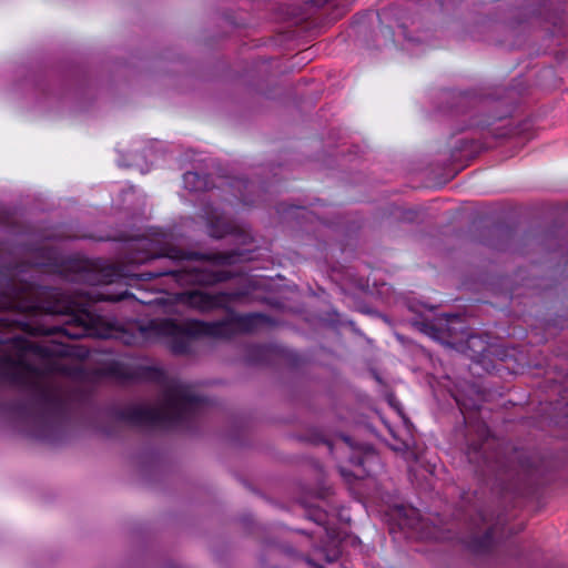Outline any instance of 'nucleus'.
Here are the masks:
<instances>
[{"instance_id":"f257e3e1","label":"nucleus","mask_w":568,"mask_h":568,"mask_svg":"<svg viewBox=\"0 0 568 568\" xmlns=\"http://www.w3.org/2000/svg\"><path fill=\"white\" fill-rule=\"evenodd\" d=\"M18 265L0 267V313L11 312L37 316L42 314H69L71 320L61 332L71 339L100 335L98 325L101 317L84 307L74 308L52 287L38 286L17 278ZM21 321L7 314L0 315V331L21 328ZM34 354L51 359L63 357L68 352L63 345L40 344L21 336L0 337V381L19 387H29L27 400L19 403V414L32 417L37 437L50 440L69 423L70 404L55 389L32 383L38 368L22 355Z\"/></svg>"},{"instance_id":"f03ea898","label":"nucleus","mask_w":568,"mask_h":568,"mask_svg":"<svg viewBox=\"0 0 568 568\" xmlns=\"http://www.w3.org/2000/svg\"><path fill=\"white\" fill-rule=\"evenodd\" d=\"M207 404L185 384L169 386L163 393V407L131 405L113 409L112 417L131 426L174 428L192 422Z\"/></svg>"},{"instance_id":"7ed1b4c3","label":"nucleus","mask_w":568,"mask_h":568,"mask_svg":"<svg viewBox=\"0 0 568 568\" xmlns=\"http://www.w3.org/2000/svg\"><path fill=\"white\" fill-rule=\"evenodd\" d=\"M493 442L486 425L478 427V439L467 438L466 456L481 476L494 477L508 488H518L521 481H532L537 474L535 457L525 449L514 448L509 456L490 452Z\"/></svg>"},{"instance_id":"20e7f679","label":"nucleus","mask_w":568,"mask_h":568,"mask_svg":"<svg viewBox=\"0 0 568 568\" xmlns=\"http://www.w3.org/2000/svg\"><path fill=\"white\" fill-rule=\"evenodd\" d=\"M33 265L58 274L71 282L90 285L109 284L120 276V267L101 258L62 256L51 247H39L33 253Z\"/></svg>"},{"instance_id":"39448f33","label":"nucleus","mask_w":568,"mask_h":568,"mask_svg":"<svg viewBox=\"0 0 568 568\" xmlns=\"http://www.w3.org/2000/svg\"><path fill=\"white\" fill-rule=\"evenodd\" d=\"M239 255L235 251L215 253L185 251L171 244H156L148 239H141L133 244L129 261L135 264H144L152 260L166 258L170 264L175 265L183 261H204L215 265H232L237 262Z\"/></svg>"},{"instance_id":"423d86ee","label":"nucleus","mask_w":568,"mask_h":568,"mask_svg":"<svg viewBox=\"0 0 568 568\" xmlns=\"http://www.w3.org/2000/svg\"><path fill=\"white\" fill-rule=\"evenodd\" d=\"M221 325L211 324L201 320H190L179 323L175 320H164L160 331L171 337L170 348L175 355H187L191 353V342L201 337H212L220 333Z\"/></svg>"},{"instance_id":"0eeeda50","label":"nucleus","mask_w":568,"mask_h":568,"mask_svg":"<svg viewBox=\"0 0 568 568\" xmlns=\"http://www.w3.org/2000/svg\"><path fill=\"white\" fill-rule=\"evenodd\" d=\"M161 276H172L181 285L213 286L219 283L227 282L233 277L232 272L210 271L205 268H185V267H159L143 272L140 277L144 281L154 280Z\"/></svg>"},{"instance_id":"6e6552de","label":"nucleus","mask_w":568,"mask_h":568,"mask_svg":"<svg viewBox=\"0 0 568 568\" xmlns=\"http://www.w3.org/2000/svg\"><path fill=\"white\" fill-rule=\"evenodd\" d=\"M242 292L207 293L199 290L186 291L180 294V301L191 308L200 312L213 310H229V303L240 300Z\"/></svg>"},{"instance_id":"1a4fd4ad","label":"nucleus","mask_w":568,"mask_h":568,"mask_svg":"<svg viewBox=\"0 0 568 568\" xmlns=\"http://www.w3.org/2000/svg\"><path fill=\"white\" fill-rule=\"evenodd\" d=\"M271 317L263 313L236 314L232 313L229 318L211 322L221 325L219 335L215 338H231L237 333H253L263 325L270 324Z\"/></svg>"},{"instance_id":"9d476101","label":"nucleus","mask_w":568,"mask_h":568,"mask_svg":"<svg viewBox=\"0 0 568 568\" xmlns=\"http://www.w3.org/2000/svg\"><path fill=\"white\" fill-rule=\"evenodd\" d=\"M281 353V347L272 344H254L246 349V362L254 365L271 364Z\"/></svg>"},{"instance_id":"9b49d317","label":"nucleus","mask_w":568,"mask_h":568,"mask_svg":"<svg viewBox=\"0 0 568 568\" xmlns=\"http://www.w3.org/2000/svg\"><path fill=\"white\" fill-rule=\"evenodd\" d=\"M536 14L540 17L545 22L550 23L552 29L551 33L566 36L564 24L566 22L565 10L560 7L550 9V2L542 1L537 10Z\"/></svg>"},{"instance_id":"f8f14e48","label":"nucleus","mask_w":568,"mask_h":568,"mask_svg":"<svg viewBox=\"0 0 568 568\" xmlns=\"http://www.w3.org/2000/svg\"><path fill=\"white\" fill-rule=\"evenodd\" d=\"M358 452L354 453L349 460L353 465L362 468V476L369 475L371 464L377 459V455L372 445H361Z\"/></svg>"},{"instance_id":"ddd939ff","label":"nucleus","mask_w":568,"mask_h":568,"mask_svg":"<svg viewBox=\"0 0 568 568\" xmlns=\"http://www.w3.org/2000/svg\"><path fill=\"white\" fill-rule=\"evenodd\" d=\"M494 546V529L489 527L480 536H474L468 541V548L478 555L487 554Z\"/></svg>"},{"instance_id":"4468645a","label":"nucleus","mask_w":568,"mask_h":568,"mask_svg":"<svg viewBox=\"0 0 568 568\" xmlns=\"http://www.w3.org/2000/svg\"><path fill=\"white\" fill-rule=\"evenodd\" d=\"M235 231L236 227L233 224L220 217L212 219L209 224V234L214 239H222Z\"/></svg>"},{"instance_id":"2eb2a0df","label":"nucleus","mask_w":568,"mask_h":568,"mask_svg":"<svg viewBox=\"0 0 568 568\" xmlns=\"http://www.w3.org/2000/svg\"><path fill=\"white\" fill-rule=\"evenodd\" d=\"M184 187L192 192L204 191L207 187V181L196 172L187 171L183 174Z\"/></svg>"},{"instance_id":"dca6fc26","label":"nucleus","mask_w":568,"mask_h":568,"mask_svg":"<svg viewBox=\"0 0 568 568\" xmlns=\"http://www.w3.org/2000/svg\"><path fill=\"white\" fill-rule=\"evenodd\" d=\"M232 187L236 191L235 196L245 205L253 204V201L248 200L246 192H251L254 187V183L243 179H236L232 182Z\"/></svg>"},{"instance_id":"f3484780","label":"nucleus","mask_w":568,"mask_h":568,"mask_svg":"<svg viewBox=\"0 0 568 568\" xmlns=\"http://www.w3.org/2000/svg\"><path fill=\"white\" fill-rule=\"evenodd\" d=\"M131 294L128 291H125V292H123L121 294H116V295H101V296H99V300L108 301V302H120V301L125 300Z\"/></svg>"},{"instance_id":"a211bd4d","label":"nucleus","mask_w":568,"mask_h":568,"mask_svg":"<svg viewBox=\"0 0 568 568\" xmlns=\"http://www.w3.org/2000/svg\"><path fill=\"white\" fill-rule=\"evenodd\" d=\"M329 0H304V3L310 8H322L324 7Z\"/></svg>"},{"instance_id":"6ab92c4d","label":"nucleus","mask_w":568,"mask_h":568,"mask_svg":"<svg viewBox=\"0 0 568 568\" xmlns=\"http://www.w3.org/2000/svg\"><path fill=\"white\" fill-rule=\"evenodd\" d=\"M314 520H315L318 525H324V524H325V521H326V514H325V513H323V511H316V513H315Z\"/></svg>"},{"instance_id":"aec40b11","label":"nucleus","mask_w":568,"mask_h":568,"mask_svg":"<svg viewBox=\"0 0 568 568\" xmlns=\"http://www.w3.org/2000/svg\"><path fill=\"white\" fill-rule=\"evenodd\" d=\"M278 357H287V358L293 357V361L294 362L296 361V355H293L291 352H287L283 348H281V353H280Z\"/></svg>"},{"instance_id":"412c9836","label":"nucleus","mask_w":568,"mask_h":568,"mask_svg":"<svg viewBox=\"0 0 568 568\" xmlns=\"http://www.w3.org/2000/svg\"><path fill=\"white\" fill-rule=\"evenodd\" d=\"M278 357H287V358L293 357V361L294 362L296 361V355H293L291 352H287L283 348H281V353H280Z\"/></svg>"},{"instance_id":"4be33fe9","label":"nucleus","mask_w":568,"mask_h":568,"mask_svg":"<svg viewBox=\"0 0 568 568\" xmlns=\"http://www.w3.org/2000/svg\"><path fill=\"white\" fill-rule=\"evenodd\" d=\"M343 440L351 447L355 448L353 439L349 436H343Z\"/></svg>"},{"instance_id":"5701e85b","label":"nucleus","mask_w":568,"mask_h":568,"mask_svg":"<svg viewBox=\"0 0 568 568\" xmlns=\"http://www.w3.org/2000/svg\"><path fill=\"white\" fill-rule=\"evenodd\" d=\"M110 372H111V373H113V374H115V373H116V366H111V367H110Z\"/></svg>"}]
</instances>
